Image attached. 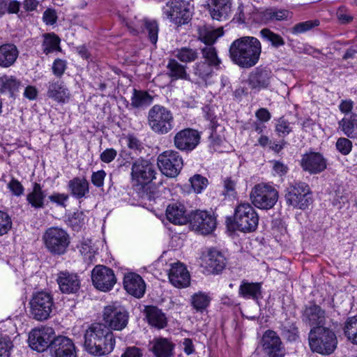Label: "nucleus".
Returning <instances> with one entry per match:
<instances>
[{"instance_id": "43", "label": "nucleus", "mask_w": 357, "mask_h": 357, "mask_svg": "<svg viewBox=\"0 0 357 357\" xmlns=\"http://www.w3.org/2000/svg\"><path fill=\"white\" fill-rule=\"evenodd\" d=\"M259 35L265 42L269 43L274 48H279L285 44L284 40L280 34L268 28L262 29Z\"/></svg>"}, {"instance_id": "54", "label": "nucleus", "mask_w": 357, "mask_h": 357, "mask_svg": "<svg viewBox=\"0 0 357 357\" xmlns=\"http://www.w3.org/2000/svg\"><path fill=\"white\" fill-rule=\"evenodd\" d=\"M335 146L337 150L342 155H348L352 149V142L346 137H340L337 139Z\"/></svg>"}, {"instance_id": "5", "label": "nucleus", "mask_w": 357, "mask_h": 357, "mask_svg": "<svg viewBox=\"0 0 357 357\" xmlns=\"http://www.w3.org/2000/svg\"><path fill=\"white\" fill-rule=\"evenodd\" d=\"M42 240L45 248L54 256L64 255L70 244V235L59 227L47 228L43 234Z\"/></svg>"}, {"instance_id": "42", "label": "nucleus", "mask_w": 357, "mask_h": 357, "mask_svg": "<svg viewBox=\"0 0 357 357\" xmlns=\"http://www.w3.org/2000/svg\"><path fill=\"white\" fill-rule=\"evenodd\" d=\"M153 102V97L146 91L133 90L130 106L133 108L147 107Z\"/></svg>"}, {"instance_id": "33", "label": "nucleus", "mask_w": 357, "mask_h": 357, "mask_svg": "<svg viewBox=\"0 0 357 357\" xmlns=\"http://www.w3.org/2000/svg\"><path fill=\"white\" fill-rule=\"evenodd\" d=\"M22 86V82L15 76L5 75L0 77V93H8L10 98H15Z\"/></svg>"}, {"instance_id": "51", "label": "nucleus", "mask_w": 357, "mask_h": 357, "mask_svg": "<svg viewBox=\"0 0 357 357\" xmlns=\"http://www.w3.org/2000/svg\"><path fill=\"white\" fill-rule=\"evenodd\" d=\"M189 181L196 193H200L208 184V179L200 174H195Z\"/></svg>"}, {"instance_id": "14", "label": "nucleus", "mask_w": 357, "mask_h": 357, "mask_svg": "<svg viewBox=\"0 0 357 357\" xmlns=\"http://www.w3.org/2000/svg\"><path fill=\"white\" fill-rule=\"evenodd\" d=\"M54 331L52 327H43L33 329L29 335L30 347L38 352H43L50 348L54 339Z\"/></svg>"}, {"instance_id": "9", "label": "nucleus", "mask_w": 357, "mask_h": 357, "mask_svg": "<svg viewBox=\"0 0 357 357\" xmlns=\"http://www.w3.org/2000/svg\"><path fill=\"white\" fill-rule=\"evenodd\" d=\"M29 305L30 313L34 319L40 321L47 320L54 308L53 296L47 291H37L33 294Z\"/></svg>"}, {"instance_id": "19", "label": "nucleus", "mask_w": 357, "mask_h": 357, "mask_svg": "<svg viewBox=\"0 0 357 357\" xmlns=\"http://www.w3.org/2000/svg\"><path fill=\"white\" fill-rule=\"evenodd\" d=\"M128 313L122 308L114 305H108L104 308L103 319L113 330L123 329L128 324Z\"/></svg>"}, {"instance_id": "30", "label": "nucleus", "mask_w": 357, "mask_h": 357, "mask_svg": "<svg viewBox=\"0 0 357 357\" xmlns=\"http://www.w3.org/2000/svg\"><path fill=\"white\" fill-rule=\"evenodd\" d=\"M292 13L286 9L269 8L259 12L261 22L268 24L275 21H282L291 18Z\"/></svg>"}, {"instance_id": "58", "label": "nucleus", "mask_w": 357, "mask_h": 357, "mask_svg": "<svg viewBox=\"0 0 357 357\" xmlns=\"http://www.w3.org/2000/svg\"><path fill=\"white\" fill-rule=\"evenodd\" d=\"M204 114V117L210 121L209 128H214V126H220L217 122V118L215 115L213 109L209 105H205L202 108Z\"/></svg>"}, {"instance_id": "20", "label": "nucleus", "mask_w": 357, "mask_h": 357, "mask_svg": "<svg viewBox=\"0 0 357 357\" xmlns=\"http://www.w3.org/2000/svg\"><path fill=\"white\" fill-rule=\"evenodd\" d=\"M50 350L53 357H77L75 344L66 336L54 337Z\"/></svg>"}, {"instance_id": "6", "label": "nucleus", "mask_w": 357, "mask_h": 357, "mask_svg": "<svg viewBox=\"0 0 357 357\" xmlns=\"http://www.w3.org/2000/svg\"><path fill=\"white\" fill-rule=\"evenodd\" d=\"M193 13L194 5L187 0H169L162 8L163 15L178 26L189 23Z\"/></svg>"}, {"instance_id": "31", "label": "nucleus", "mask_w": 357, "mask_h": 357, "mask_svg": "<svg viewBox=\"0 0 357 357\" xmlns=\"http://www.w3.org/2000/svg\"><path fill=\"white\" fill-rule=\"evenodd\" d=\"M151 351L155 357H172L174 344L167 338H155L152 342Z\"/></svg>"}, {"instance_id": "4", "label": "nucleus", "mask_w": 357, "mask_h": 357, "mask_svg": "<svg viewBox=\"0 0 357 357\" xmlns=\"http://www.w3.org/2000/svg\"><path fill=\"white\" fill-rule=\"evenodd\" d=\"M308 339L311 349L321 354H332L337 344L335 333L326 327L311 328Z\"/></svg>"}, {"instance_id": "17", "label": "nucleus", "mask_w": 357, "mask_h": 357, "mask_svg": "<svg viewBox=\"0 0 357 357\" xmlns=\"http://www.w3.org/2000/svg\"><path fill=\"white\" fill-rule=\"evenodd\" d=\"M261 344L268 357H284L285 348L275 331L267 330L262 336Z\"/></svg>"}, {"instance_id": "50", "label": "nucleus", "mask_w": 357, "mask_h": 357, "mask_svg": "<svg viewBox=\"0 0 357 357\" xmlns=\"http://www.w3.org/2000/svg\"><path fill=\"white\" fill-rule=\"evenodd\" d=\"M291 123L284 117H281L276 121L275 132L280 137H284L292 132Z\"/></svg>"}, {"instance_id": "64", "label": "nucleus", "mask_w": 357, "mask_h": 357, "mask_svg": "<svg viewBox=\"0 0 357 357\" xmlns=\"http://www.w3.org/2000/svg\"><path fill=\"white\" fill-rule=\"evenodd\" d=\"M273 163V170L275 174L282 176L287 173L289 170L287 165L278 160H274Z\"/></svg>"}, {"instance_id": "56", "label": "nucleus", "mask_w": 357, "mask_h": 357, "mask_svg": "<svg viewBox=\"0 0 357 357\" xmlns=\"http://www.w3.org/2000/svg\"><path fill=\"white\" fill-rule=\"evenodd\" d=\"M223 34L222 29H218L213 31H207L201 37V40L204 45H211L215 42L218 37Z\"/></svg>"}, {"instance_id": "12", "label": "nucleus", "mask_w": 357, "mask_h": 357, "mask_svg": "<svg viewBox=\"0 0 357 357\" xmlns=\"http://www.w3.org/2000/svg\"><path fill=\"white\" fill-rule=\"evenodd\" d=\"M156 172L154 165L143 158L136 160L131 168L132 181L138 185H144L155 178Z\"/></svg>"}, {"instance_id": "45", "label": "nucleus", "mask_w": 357, "mask_h": 357, "mask_svg": "<svg viewBox=\"0 0 357 357\" xmlns=\"http://www.w3.org/2000/svg\"><path fill=\"white\" fill-rule=\"evenodd\" d=\"M344 333L347 340L357 344V317H349L344 323Z\"/></svg>"}, {"instance_id": "49", "label": "nucleus", "mask_w": 357, "mask_h": 357, "mask_svg": "<svg viewBox=\"0 0 357 357\" xmlns=\"http://www.w3.org/2000/svg\"><path fill=\"white\" fill-rule=\"evenodd\" d=\"M319 25L318 20H308L296 24L291 29L293 34H299L311 30L314 27Z\"/></svg>"}, {"instance_id": "7", "label": "nucleus", "mask_w": 357, "mask_h": 357, "mask_svg": "<svg viewBox=\"0 0 357 357\" xmlns=\"http://www.w3.org/2000/svg\"><path fill=\"white\" fill-rule=\"evenodd\" d=\"M147 121L151 129L159 135L169 132L174 126L172 112L160 105H155L149 109Z\"/></svg>"}, {"instance_id": "29", "label": "nucleus", "mask_w": 357, "mask_h": 357, "mask_svg": "<svg viewBox=\"0 0 357 357\" xmlns=\"http://www.w3.org/2000/svg\"><path fill=\"white\" fill-rule=\"evenodd\" d=\"M57 282L61 291L65 294L75 293L80 286L77 275L68 272H61Z\"/></svg>"}, {"instance_id": "53", "label": "nucleus", "mask_w": 357, "mask_h": 357, "mask_svg": "<svg viewBox=\"0 0 357 357\" xmlns=\"http://www.w3.org/2000/svg\"><path fill=\"white\" fill-rule=\"evenodd\" d=\"M12 225L10 216L6 212L0 210V236L8 234Z\"/></svg>"}, {"instance_id": "40", "label": "nucleus", "mask_w": 357, "mask_h": 357, "mask_svg": "<svg viewBox=\"0 0 357 357\" xmlns=\"http://www.w3.org/2000/svg\"><path fill=\"white\" fill-rule=\"evenodd\" d=\"M204 59V62L212 66L215 69H219L222 63L221 59L218 57V52L213 45H204L199 48Z\"/></svg>"}, {"instance_id": "18", "label": "nucleus", "mask_w": 357, "mask_h": 357, "mask_svg": "<svg viewBox=\"0 0 357 357\" xmlns=\"http://www.w3.org/2000/svg\"><path fill=\"white\" fill-rule=\"evenodd\" d=\"M327 160L319 152L310 151L303 154L300 165L304 172L310 174L323 172L327 168Z\"/></svg>"}, {"instance_id": "38", "label": "nucleus", "mask_w": 357, "mask_h": 357, "mask_svg": "<svg viewBox=\"0 0 357 357\" xmlns=\"http://www.w3.org/2000/svg\"><path fill=\"white\" fill-rule=\"evenodd\" d=\"M280 330L281 335L288 342H296L299 338L298 328L293 320L285 319L281 323Z\"/></svg>"}, {"instance_id": "2", "label": "nucleus", "mask_w": 357, "mask_h": 357, "mask_svg": "<svg viewBox=\"0 0 357 357\" xmlns=\"http://www.w3.org/2000/svg\"><path fill=\"white\" fill-rule=\"evenodd\" d=\"M227 222L229 229L245 233L252 232L257 228L259 216L250 204L243 202L236 206L233 220L228 218Z\"/></svg>"}, {"instance_id": "24", "label": "nucleus", "mask_w": 357, "mask_h": 357, "mask_svg": "<svg viewBox=\"0 0 357 357\" xmlns=\"http://www.w3.org/2000/svg\"><path fill=\"white\" fill-rule=\"evenodd\" d=\"M231 2L230 0H211L208 11L213 20L225 21L231 13Z\"/></svg>"}, {"instance_id": "60", "label": "nucleus", "mask_w": 357, "mask_h": 357, "mask_svg": "<svg viewBox=\"0 0 357 357\" xmlns=\"http://www.w3.org/2000/svg\"><path fill=\"white\" fill-rule=\"evenodd\" d=\"M126 142L128 148L135 151H141L143 149L142 142L133 135H128L126 137Z\"/></svg>"}, {"instance_id": "10", "label": "nucleus", "mask_w": 357, "mask_h": 357, "mask_svg": "<svg viewBox=\"0 0 357 357\" xmlns=\"http://www.w3.org/2000/svg\"><path fill=\"white\" fill-rule=\"evenodd\" d=\"M285 201L288 206L304 210L312 203L309 185L304 182L291 183L286 190Z\"/></svg>"}, {"instance_id": "15", "label": "nucleus", "mask_w": 357, "mask_h": 357, "mask_svg": "<svg viewBox=\"0 0 357 357\" xmlns=\"http://www.w3.org/2000/svg\"><path fill=\"white\" fill-rule=\"evenodd\" d=\"M200 139V134L197 130L185 128L176 133L174 145L177 149L188 153L198 146Z\"/></svg>"}, {"instance_id": "1", "label": "nucleus", "mask_w": 357, "mask_h": 357, "mask_svg": "<svg viewBox=\"0 0 357 357\" xmlns=\"http://www.w3.org/2000/svg\"><path fill=\"white\" fill-rule=\"evenodd\" d=\"M261 52V43L253 36H243L234 40L229 49L231 61L243 68L255 66L259 60Z\"/></svg>"}, {"instance_id": "36", "label": "nucleus", "mask_w": 357, "mask_h": 357, "mask_svg": "<svg viewBox=\"0 0 357 357\" xmlns=\"http://www.w3.org/2000/svg\"><path fill=\"white\" fill-rule=\"evenodd\" d=\"M185 212L184 206L174 204L167 206L166 216L169 222L175 225H185L189 221Z\"/></svg>"}, {"instance_id": "13", "label": "nucleus", "mask_w": 357, "mask_h": 357, "mask_svg": "<svg viewBox=\"0 0 357 357\" xmlns=\"http://www.w3.org/2000/svg\"><path fill=\"white\" fill-rule=\"evenodd\" d=\"M91 280L97 289L104 292L109 291L116 282L114 271L103 265L95 266L91 273Z\"/></svg>"}, {"instance_id": "44", "label": "nucleus", "mask_w": 357, "mask_h": 357, "mask_svg": "<svg viewBox=\"0 0 357 357\" xmlns=\"http://www.w3.org/2000/svg\"><path fill=\"white\" fill-rule=\"evenodd\" d=\"M68 186L73 195L77 199L84 197L89 189V184L85 178H75L70 181Z\"/></svg>"}, {"instance_id": "59", "label": "nucleus", "mask_w": 357, "mask_h": 357, "mask_svg": "<svg viewBox=\"0 0 357 357\" xmlns=\"http://www.w3.org/2000/svg\"><path fill=\"white\" fill-rule=\"evenodd\" d=\"M12 347L13 343L8 338H0V357H8Z\"/></svg>"}, {"instance_id": "26", "label": "nucleus", "mask_w": 357, "mask_h": 357, "mask_svg": "<svg viewBox=\"0 0 357 357\" xmlns=\"http://www.w3.org/2000/svg\"><path fill=\"white\" fill-rule=\"evenodd\" d=\"M206 263L213 273L218 274L225 268L227 259L221 251L211 248L208 251Z\"/></svg>"}, {"instance_id": "37", "label": "nucleus", "mask_w": 357, "mask_h": 357, "mask_svg": "<svg viewBox=\"0 0 357 357\" xmlns=\"http://www.w3.org/2000/svg\"><path fill=\"white\" fill-rule=\"evenodd\" d=\"M167 75L172 80L188 79L186 66L181 64L174 59H170L167 66Z\"/></svg>"}, {"instance_id": "52", "label": "nucleus", "mask_w": 357, "mask_h": 357, "mask_svg": "<svg viewBox=\"0 0 357 357\" xmlns=\"http://www.w3.org/2000/svg\"><path fill=\"white\" fill-rule=\"evenodd\" d=\"M146 31L148 36L153 44H156L158 41V24L155 20H146L144 22Z\"/></svg>"}, {"instance_id": "23", "label": "nucleus", "mask_w": 357, "mask_h": 357, "mask_svg": "<svg viewBox=\"0 0 357 357\" xmlns=\"http://www.w3.org/2000/svg\"><path fill=\"white\" fill-rule=\"evenodd\" d=\"M125 290L135 298H142L146 291V284L142 278L135 273H128L123 278Z\"/></svg>"}, {"instance_id": "27", "label": "nucleus", "mask_w": 357, "mask_h": 357, "mask_svg": "<svg viewBox=\"0 0 357 357\" xmlns=\"http://www.w3.org/2000/svg\"><path fill=\"white\" fill-rule=\"evenodd\" d=\"M271 77L272 72L270 70L257 68L250 73L248 84L252 89L260 90L268 87Z\"/></svg>"}, {"instance_id": "32", "label": "nucleus", "mask_w": 357, "mask_h": 357, "mask_svg": "<svg viewBox=\"0 0 357 357\" xmlns=\"http://www.w3.org/2000/svg\"><path fill=\"white\" fill-rule=\"evenodd\" d=\"M18 55L19 51L14 44L1 45L0 46V67H10L15 63Z\"/></svg>"}, {"instance_id": "39", "label": "nucleus", "mask_w": 357, "mask_h": 357, "mask_svg": "<svg viewBox=\"0 0 357 357\" xmlns=\"http://www.w3.org/2000/svg\"><path fill=\"white\" fill-rule=\"evenodd\" d=\"M339 128L349 138L357 139V114H352L339 121Z\"/></svg>"}, {"instance_id": "3", "label": "nucleus", "mask_w": 357, "mask_h": 357, "mask_svg": "<svg viewBox=\"0 0 357 357\" xmlns=\"http://www.w3.org/2000/svg\"><path fill=\"white\" fill-rule=\"evenodd\" d=\"M91 337L93 338V346H91V354L96 356L110 354L115 347L113 333L103 324L95 323L91 326Z\"/></svg>"}, {"instance_id": "16", "label": "nucleus", "mask_w": 357, "mask_h": 357, "mask_svg": "<svg viewBox=\"0 0 357 357\" xmlns=\"http://www.w3.org/2000/svg\"><path fill=\"white\" fill-rule=\"evenodd\" d=\"M189 222L192 229L204 235L211 234L216 227L215 216L206 211L192 213Z\"/></svg>"}, {"instance_id": "57", "label": "nucleus", "mask_w": 357, "mask_h": 357, "mask_svg": "<svg viewBox=\"0 0 357 357\" xmlns=\"http://www.w3.org/2000/svg\"><path fill=\"white\" fill-rule=\"evenodd\" d=\"M8 188L13 195L20 197L24 194V188L23 185L15 178L12 177L7 185Z\"/></svg>"}, {"instance_id": "46", "label": "nucleus", "mask_w": 357, "mask_h": 357, "mask_svg": "<svg viewBox=\"0 0 357 357\" xmlns=\"http://www.w3.org/2000/svg\"><path fill=\"white\" fill-rule=\"evenodd\" d=\"M211 297L208 293L199 291L191 297V304L197 311H203L210 304Z\"/></svg>"}, {"instance_id": "11", "label": "nucleus", "mask_w": 357, "mask_h": 357, "mask_svg": "<svg viewBox=\"0 0 357 357\" xmlns=\"http://www.w3.org/2000/svg\"><path fill=\"white\" fill-rule=\"evenodd\" d=\"M158 166L161 172L166 176L176 177L183 168V158L179 153L176 151H165L158 155Z\"/></svg>"}, {"instance_id": "55", "label": "nucleus", "mask_w": 357, "mask_h": 357, "mask_svg": "<svg viewBox=\"0 0 357 357\" xmlns=\"http://www.w3.org/2000/svg\"><path fill=\"white\" fill-rule=\"evenodd\" d=\"M68 63L66 60L57 58L52 66L53 74L58 78H61L67 69Z\"/></svg>"}, {"instance_id": "22", "label": "nucleus", "mask_w": 357, "mask_h": 357, "mask_svg": "<svg viewBox=\"0 0 357 357\" xmlns=\"http://www.w3.org/2000/svg\"><path fill=\"white\" fill-rule=\"evenodd\" d=\"M302 321L312 328L324 327L326 324V312L319 305L306 306L302 313Z\"/></svg>"}, {"instance_id": "63", "label": "nucleus", "mask_w": 357, "mask_h": 357, "mask_svg": "<svg viewBox=\"0 0 357 357\" xmlns=\"http://www.w3.org/2000/svg\"><path fill=\"white\" fill-rule=\"evenodd\" d=\"M106 173L104 170H99L93 172L91 176V181L97 187H101L103 185L104 179L105 178Z\"/></svg>"}, {"instance_id": "61", "label": "nucleus", "mask_w": 357, "mask_h": 357, "mask_svg": "<svg viewBox=\"0 0 357 357\" xmlns=\"http://www.w3.org/2000/svg\"><path fill=\"white\" fill-rule=\"evenodd\" d=\"M48 199L51 202L56 204L57 206L65 208L68 196L65 194L54 192L48 197Z\"/></svg>"}, {"instance_id": "21", "label": "nucleus", "mask_w": 357, "mask_h": 357, "mask_svg": "<svg viewBox=\"0 0 357 357\" xmlns=\"http://www.w3.org/2000/svg\"><path fill=\"white\" fill-rule=\"evenodd\" d=\"M169 282L177 288H185L190 285V276L185 266L181 262L172 263L168 271Z\"/></svg>"}, {"instance_id": "25", "label": "nucleus", "mask_w": 357, "mask_h": 357, "mask_svg": "<svg viewBox=\"0 0 357 357\" xmlns=\"http://www.w3.org/2000/svg\"><path fill=\"white\" fill-rule=\"evenodd\" d=\"M68 89L64 82L60 79L49 82L47 96L58 102H66L69 99Z\"/></svg>"}, {"instance_id": "35", "label": "nucleus", "mask_w": 357, "mask_h": 357, "mask_svg": "<svg viewBox=\"0 0 357 357\" xmlns=\"http://www.w3.org/2000/svg\"><path fill=\"white\" fill-rule=\"evenodd\" d=\"M45 197L46 195L43 190L42 185L34 182L32 185L31 191L26 195V201L33 208H43Z\"/></svg>"}, {"instance_id": "41", "label": "nucleus", "mask_w": 357, "mask_h": 357, "mask_svg": "<svg viewBox=\"0 0 357 357\" xmlns=\"http://www.w3.org/2000/svg\"><path fill=\"white\" fill-rule=\"evenodd\" d=\"M43 41L42 43L43 52L45 54H48L54 51H60V42L59 37L54 33H45L43 36Z\"/></svg>"}, {"instance_id": "62", "label": "nucleus", "mask_w": 357, "mask_h": 357, "mask_svg": "<svg viewBox=\"0 0 357 357\" xmlns=\"http://www.w3.org/2000/svg\"><path fill=\"white\" fill-rule=\"evenodd\" d=\"M43 22L48 25H53L56 22L57 15L55 10L47 8L43 15Z\"/></svg>"}, {"instance_id": "48", "label": "nucleus", "mask_w": 357, "mask_h": 357, "mask_svg": "<svg viewBox=\"0 0 357 357\" xmlns=\"http://www.w3.org/2000/svg\"><path fill=\"white\" fill-rule=\"evenodd\" d=\"M213 66L204 61L197 62L193 66L194 74L202 81H206L213 73Z\"/></svg>"}, {"instance_id": "47", "label": "nucleus", "mask_w": 357, "mask_h": 357, "mask_svg": "<svg viewBox=\"0 0 357 357\" xmlns=\"http://www.w3.org/2000/svg\"><path fill=\"white\" fill-rule=\"evenodd\" d=\"M199 53L197 50L184 47L176 49L174 51V56L183 63H191L195 61L199 56Z\"/></svg>"}, {"instance_id": "28", "label": "nucleus", "mask_w": 357, "mask_h": 357, "mask_svg": "<svg viewBox=\"0 0 357 357\" xmlns=\"http://www.w3.org/2000/svg\"><path fill=\"white\" fill-rule=\"evenodd\" d=\"M148 323L158 329L167 326V320L165 313L156 306L146 305L143 311Z\"/></svg>"}, {"instance_id": "34", "label": "nucleus", "mask_w": 357, "mask_h": 357, "mask_svg": "<svg viewBox=\"0 0 357 357\" xmlns=\"http://www.w3.org/2000/svg\"><path fill=\"white\" fill-rule=\"evenodd\" d=\"M238 295L245 299L257 301L261 296V283L243 280L239 287Z\"/></svg>"}, {"instance_id": "8", "label": "nucleus", "mask_w": 357, "mask_h": 357, "mask_svg": "<svg viewBox=\"0 0 357 357\" xmlns=\"http://www.w3.org/2000/svg\"><path fill=\"white\" fill-rule=\"evenodd\" d=\"M252 204L258 208L268 210L274 207L279 198L277 189L269 183L255 185L250 193Z\"/></svg>"}]
</instances>
